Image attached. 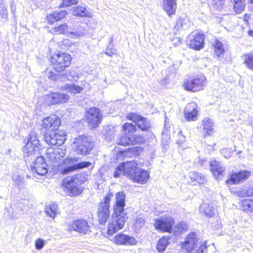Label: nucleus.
Segmentation results:
<instances>
[{"label": "nucleus", "instance_id": "30", "mask_svg": "<svg viewBox=\"0 0 253 253\" xmlns=\"http://www.w3.org/2000/svg\"><path fill=\"white\" fill-rule=\"evenodd\" d=\"M234 11L237 14L242 13L246 5V0H231Z\"/></svg>", "mask_w": 253, "mask_h": 253}, {"label": "nucleus", "instance_id": "23", "mask_svg": "<svg viewBox=\"0 0 253 253\" xmlns=\"http://www.w3.org/2000/svg\"><path fill=\"white\" fill-rule=\"evenodd\" d=\"M205 35L200 33H197L190 41L189 46L195 50H200L205 46Z\"/></svg>", "mask_w": 253, "mask_h": 253}, {"label": "nucleus", "instance_id": "10", "mask_svg": "<svg viewBox=\"0 0 253 253\" xmlns=\"http://www.w3.org/2000/svg\"><path fill=\"white\" fill-rule=\"evenodd\" d=\"M174 223V220L171 216L164 215L155 219L154 226L157 230L162 232H171Z\"/></svg>", "mask_w": 253, "mask_h": 253}, {"label": "nucleus", "instance_id": "54", "mask_svg": "<svg viewBox=\"0 0 253 253\" xmlns=\"http://www.w3.org/2000/svg\"><path fill=\"white\" fill-rule=\"evenodd\" d=\"M78 2V0H63V5L65 6H69L70 5L76 4Z\"/></svg>", "mask_w": 253, "mask_h": 253}, {"label": "nucleus", "instance_id": "43", "mask_svg": "<svg viewBox=\"0 0 253 253\" xmlns=\"http://www.w3.org/2000/svg\"><path fill=\"white\" fill-rule=\"evenodd\" d=\"M145 141V138L139 134H133L131 133V144H139L143 143Z\"/></svg>", "mask_w": 253, "mask_h": 253}, {"label": "nucleus", "instance_id": "8", "mask_svg": "<svg viewBox=\"0 0 253 253\" xmlns=\"http://www.w3.org/2000/svg\"><path fill=\"white\" fill-rule=\"evenodd\" d=\"M137 165L135 162V166L130 169L129 178L134 182L146 183L149 178V173L148 171L138 168Z\"/></svg>", "mask_w": 253, "mask_h": 253}, {"label": "nucleus", "instance_id": "37", "mask_svg": "<svg viewBox=\"0 0 253 253\" xmlns=\"http://www.w3.org/2000/svg\"><path fill=\"white\" fill-rule=\"evenodd\" d=\"M65 90L74 94L80 93L83 88L75 84H65L63 87Z\"/></svg>", "mask_w": 253, "mask_h": 253}, {"label": "nucleus", "instance_id": "39", "mask_svg": "<svg viewBox=\"0 0 253 253\" xmlns=\"http://www.w3.org/2000/svg\"><path fill=\"white\" fill-rule=\"evenodd\" d=\"M0 19L2 22H7L8 20L7 8L3 1H0Z\"/></svg>", "mask_w": 253, "mask_h": 253}, {"label": "nucleus", "instance_id": "59", "mask_svg": "<svg viewBox=\"0 0 253 253\" xmlns=\"http://www.w3.org/2000/svg\"><path fill=\"white\" fill-rule=\"evenodd\" d=\"M249 2L252 4L251 5V6L252 7V9H253V0H249Z\"/></svg>", "mask_w": 253, "mask_h": 253}, {"label": "nucleus", "instance_id": "5", "mask_svg": "<svg viewBox=\"0 0 253 253\" xmlns=\"http://www.w3.org/2000/svg\"><path fill=\"white\" fill-rule=\"evenodd\" d=\"M72 58L69 54L65 52H59L53 54L50 58L55 71L60 72L69 67L71 64Z\"/></svg>", "mask_w": 253, "mask_h": 253}, {"label": "nucleus", "instance_id": "60", "mask_svg": "<svg viewBox=\"0 0 253 253\" xmlns=\"http://www.w3.org/2000/svg\"><path fill=\"white\" fill-rule=\"evenodd\" d=\"M184 137H182V140H181L180 141H177V143H178V144L181 143L184 141Z\"/></svg>", "mask_w": 253, "mask_h": 253}, {"label": "nucleus", "instance_id": "28", "mask_svg": "<svg viewBox=\"0 0 253 253\" xmlns=\"http://www.w3.org/2000/svg\"><path fill=\"white\" fill-rule=\"evenodd\" d=\"M67 12L64 10L55 11L51 14H49L46 17V19L49 23H53L55 21H57L65 17Z\"/></svg>", "mask_w": 253, "mask_h": 253}, {"label": "nucleus", "instance_id": "61", "mask_svg": "<svg viewBox=\"0 0 253 253\" xmlns=\"http://www.w3.org/2000/svg\"><path fill=\"white\" fill-rule=\"evenodd\" d=\"M84 30H85L86 31H90V30H93V28H89V29H84Z\"/></svg>", "mask_w": 253, "mask_h": 253}, {"label": "nucleus", "instance_id": "16", "mask_svg": "<svg viewBox=\"0 0 253 253\" xmlns=\"http://www.w3.org/2000/svg\"><path fill=\"white\" fill-rule=\"evenodd\" d=\"M135 166V161H131L123 163L118 166L114 171V177H119L121 175L129 177L130 169Z\"/></svg>", "mask_w": 253, "mask_h": 253}, {"label": "nucleus", "instance_id": "64", "mask_svg": "<svg viewBox=\"0 0 253 253\" xmlns=\"http://www.w3.org/2000/svg\"><path fill=\"white\" fill-rule=\"evenodd\" d=\"M251 79L252 81L253 82V76H251Z\"/></svg>", "mask_w": 253, "mask_h": 253}, {"label": "nucleus", "instance_id": "13", "mask_svg": "<svg viewBox=\"0 0 253 253\" xmlns=\"http://www.w3.org/2000/svg\"><path fill=\"white\" fill-rule=\"evenodd\" d=\"M70 96L67 93L61 92H50L44 96L45 103L49 105L59 104L67 102Z\"/></svg>", "mask_w": 253, "mask_h": 253}, {"label": "nucleus", "instance_id": "48", "mask_svg": "<svg viewBox=\"0 0 253 253\" xmlns=\"http://www.w3.org/2000/svg\"><path fill=\"white\" fill-rule=\"evenodd\" d=\"M16 184L18 186L19 188H22L24 186V178L21 175H17L13 178Z\"/></svg>", "mask_w": 253, "mask_h": 253}, {"label": "nucleus", "instance_id": "1", "mask_svg": "<svg viewBox=\"0 0 253 253\" xmlns=\"http://www.w3.org/2000/svg\"><path fill=\"white\" fill-rule=\"evenodd\" d=\"M87 175L83 172L74 175L71 177L64 178L62 180V184L73 195H79L83 189L80 186L87 180Z\"/></svg>", "mask_w": 253, "mask_h": 253}, {"label": "nucleus", "instance_id": "32", "mask_svg": "<svg viewBox=\"0 0 253 253\" xmlns=\"http://www.w3.org/2000/svg\"><path fill=\"white\" fill-rule=\"evenodd\" d=\"M190 179L193 181H196L199 184H205L207 179L204 175L196 171H192L190 173Z\"/></svg>", "mask_w": 253, "mask_h": 253}, {"label": "nucleus", "instance_id": "31", "mask_svg": "<svg viewBox=\"0 0 253 253\" xmlns=\"http://www.w3.org/2000/svg\"><path fill=\"white\" fill-rule=\"evenodd\" d=\"M45 212L47 216L54 218L58 213V205L55 203H51L45 207Z\"/></svg>", "mask_w": 253, "mask_h": 253}, {"label": "nucleus", "instance_id": "50", "mask_svg": "<svg viewBox=\"0 0 253 253\" xmlns=\"http://www.w3.org/2000/svg\"><path fill=\"white\" fill-rule=\"evenodd\" d=\"M75 170H76L75 169L74 166H66L65 168L61 170L60 173L63 175H65L72 172Z\"/></svg>", "mask_w": 253, "mask_h": 253}, {"label": "nucleus", "instance_id": "41", "mask_svg": "<svg viewBox=\"0 0 253 253\" xmlns=\"http://www.w3.org/2000/svg\"><path fill=\"white\" fill-rule=\"evenodd\" d=\"M242 210L246 211H253V201L248 199L242 201Z\"/></svg>", "mask_w": 253, "mask_h": 253}, {"label": "nucleus", "instance_id": "42", "mask_svg": "<svg viewBox=\"0 0 253 253\" xmlns=\"http://www.w3.org/2000/svg\"><path fill=\"white\" fill-rule=\"evenodd\" d=\"M80 161V158L78 157H68L63 160V164L66 166H72L77 165Z\"/></svg>", "mask_w": 253, "mask_h": 253}, {"label": "nucleus", "instance_id": "40", "mask_svg": "<svg viewBox=\"0 0 253 253\" xmlns=\"http://www.w3.org/2000/svg\"><path fill=\"white\" fill-rule=\"evenodd\" d=\"M188 230V225L184 221H180L174 227V232L176 234V236L181 233L186 231Z\"/></svg>", "mask_w": 253, "mask_h": 253}, {"label": "nucleus", "instance_id": "20", "mask_svg": "<svg viewBox=\"0 0 253 253\" xmlns=\"http://www.w3.org/2000/svg\"><path fill=\"white\" fill-rule=\"evenodd\" d=\"M70 230H74L84 234L89 231V226L87 221L84 219L76 220L69 225Z\"/></svg>", "mask_w": 253, "mask_h": 253}, {"label": "nucleus", "instance_id": "25", "mask_svg": "<svg viewBox=\"0 0 253 253\" xmlns=\"http://www.w3.org/2000/svg\"><path fill=\"white\" fill-rule=\"evenodd\" d=\"M197 113V104L195 102L188 104L184 110V116L188 121L195 120Z\"/></svg>", "mask_w": 253, "mask_h": 253}, {"label": "nucleus", "instance_id": "46", "mask_svg": "<svg viewBox=\"0 0 253 253\" xmlns=\"http://www.w3.org/2000/svg\"><path fill=\"white\" fill-rule=\"evenodd\" d=\"M3 216L5 218L9 220H12L13 218L12 210L10 206L5 208Z\"/></svg>", "mask_w": 253, "mask_h": 253}, {"label": "nucleus", "instance_id": "3", "mask_svg": "<svg viewBox=\"0 0 253 253\" xmlns=\"http://www.w3.org/2000/svg\"><path fill=\"white\" fill-rule=\"evenodd\" d=\"M206 243L200 241L196 233L191 232L187 235L182 247L188 252L195 250V253H204V250L207 248Z\"/></svg>", "mask_w": 253, "mask_h": 253}, {"label": "nucleus", "instance_id": "2", "mask_svg": "<svg viewBox=\"0 0 253 253\" xmlns=\"http://www.w3.org/2000/svg\"><path fill=\"white\" fill-rule=\"evenodd\" d=\"M94 146V141L84 135H79L73 139V149L79 155L86 156L89 154Z\"/></svg>", "mask_w": 253, "mask_h": 253}, {"label": "nucleus", "instance_id": "36", "mask_svg": "<svg viewBox=\"0 0 253 253\" xmlns=\"http://www.w3.org/2000/svg\"><path fill=\"white\" fill-rule=\"evenodd\" d=\"M203 125L204 126V129L206 131L207 134L211 135L213 129V123L211 120L209 118H205L203 120Z\"/></svg>", "mask_w": 253, "mask_h": 253}, {"label": "nucleus", "instance_id": "57", "mask_svg": "<svg viewBox=\"0 0 253 253\" xmlns=\"http://www.w3.org/2000/svg\"><path fill=\"white\" fill-rule=\"evenodd\" d=\"M224 51V49H214V54L217 57L219 58L223 55Z\"/></svg>", "mask_w": 253, "mask_h": 253}, {"label": "nucleus", "instance_id": "44", "mask_svg": "<svg viewBox=\"0 0 253 253\" xmlns=\"http://www.w3.org/2000/svg\"><path fill=\"white\" fill-rule=\"evenodd\" d=\"M186 25L185 24V19L179 18L175 24V28L176 30H185Z\"/></svg>", "mask_w": 253, "mask_h": 253}, {"label": "nucleus", "instance_id": "63", "mask_svg": "<svg viewBox=\"0 0 253 253\" xmlns=\"http://www.w3.org/2000/svg\"><path fill=\"white\" fill-rule=\"evenodd\" d=\"M113 38L112 37L110 40V43H111L112 42H113Z\"/></svg>", "mask_w": 253, "mask_h": 253}, {"label": "nucleus", "instance_id": "7", "mask_svg": "<svg viewBox=\"0 0 253 253\" xmlns=\"http://www.w3.org/2000/svg\"><path fill=\"white\" fill-rule=\"evenodd\" d=\"M127 218L126 213L116 214L114 212L112 217L108 225V234L113 235L119 230L122 229L124 226Z\"/></svg>", "mask_w": 253, "mask_h": 253}, {"label": "nucleus", "instance_id": "17", "mask_svg": "<svg viewBox=\"0 0 253 253\" xmlns=\"http://www.w3.org/2000/svg\"><path fill=\"white\" fill-rule=\"evenodd\" d=\"M47 164L42 156H38L31 165L32 170L39 175L43 176L47 173Z\"/></svg>", "mask_w": 253, "mask_h": 253}, {"label": "nucleus", "instance_id": "22", "mask_svg": "<svg viewBox=\"0 0 253 253\" xmlns=\"http://www.w3.org/2000/svg\"><path fill=\"white\" fill-rule=\"evenodd\" d=\"M114 242L119 245L131 246L136 244V240L128 235L119 233L115 236Z\"/></svg>", "mask_w": 253, "mask_h": 253}, {"label": "nucleus", "instance_id": "29", "mask_svg": "<svg viewBox=\"0 0 253 253\" xmlns=\"http://www.w3.org/2000/svg\"><path fill=\"white\" fill-rule=\"evenodd\" d=\"M200 212L204 213L207 217H212L215 213V210L212 206L203 203L200 207Z\"/></svg>", "mask_w": 253, "mask_h": 253}, {"label": "nucleus", "instance_id": "9", "mask_svg": "<svg viewBox=\"0 0 253 253\" xmlns=\"http://www.w3.org/2000/svg\"><path fill=\"white\" fill-rule=\"evenodd\" d=\"M86 122L91 128L98 127L102 118V115L99 109L93 107L87 110L85 114Z\"/></svg>", "mask_w": 253, "mask_h": 253}, {"label": "nucleus", "instance_id": "4", "mask_svg": "<svg viewBox=\"0 0 253 253\" xmlns=\"http://www.w3.org/2000/svg\"><path fill=\"white\" fill-rule=\"evenodd\" d=\"M113 193L109 192L103 198V201L99 203L97 209L98 220L99 224H104L110 216V203Z\"/></svg>", "mask_w": 253, "mask_h": 253}, {"label": "nucleus", "instance_id": "58", "mask_svg": "<svg viewBox=\"0 0 253 253\" xmlns=\"http://www.w3.org/2000/svg\"><path fill=\"white\" fill-rule=\"evenodd\" d=\"M65 76L66 77V79L68 80H72L73 78V77L72 76H71V75L67 74V73H66Z\"/></svg>", "mask_w": 253, "mask_h": 253}, {"label": "nucleus", "instance_id": "53", "mask_svg": "<svg viewBox=\"0 0 253 253\" xmlns=\"http://www.w3.org/2000/svg\"><path fill=\"white\" fill-rule=\"evenodd\" d=\"M44 240L39 238L35 242V248L37 250H40L44 247Z\"/></svg>", "mask_w": 253, "mask_h": 253}, {"label": "nucleus", "instance_id": "56", "mask_svg": "<svg viewBox=\"0 0 253 253\" xmlns=\"http://www.w3.org/2000/svg\"><path fill=\"white\" fill-rule=\"evenodd\" d=\"M68 30L66 24L61 25L60 26L55 27L54 32H65Z\"/></svg>", "mask_w": 253, "mask_h": 253}, {"label": "nucleus", "instance_id": "15", "mask_svg": "<svg viewBox=\"0 0 253 253\" xmlns=\"http://www.w3.org/2000/svg\"><path fill=\"white\" fill-rule=\"evenodd\" d=\"M126 118L133 121L142 131H147L150 127V123L148 119L140 115L133 113H129Z\"/></svg>", "mask_w": 253, "mask_h": 253}, {"label": "nucleus", "instance_id": "51", "mask_svg": "<svg viewBox=\"0 0 253 253\" xmlns=\"http://www.w3.org/2000/svg\"><path fill=\"white\" fill-rule=\"evenodd\" d=\"M105 53L108 56H112L113 55L117 54V50L112 47L111 45H109L107 47Z\"/></svg>", "mask_w": 253, "mask_h": 253}, {"label": "nucleus", "instance_id": "47", "mask_svg": "<svg viewBox=\"0 0 253 253\" xmlns=\"http://www.w3.org/2000/svg\"><path fill=\"white\" fill-rule=\"evenodd\" d=\"M145 219L141 217H137L135 219V226L137 229L141 228L145 224Z\"/></svg>", "mask_w": 253, "mask_h": 253}, {"label": "nucleus", "instance_id": "27", "mask_svg": "<svg viewBox=\"0 0 253 253\" xmlns=\"http://www.w3.org/2000/svg\"><path fill=\"white\" fill-rule=\"evenodd\" d=\"M210 167L211 171L214 176L222 175L225 171V168L222 165L216 160H213L210 162Z\"/></svg>", "mask_w": 253, "mask_h": 253}, {"label": "nucleus", "instance_id": "52", "mask_svg": "<svg viewBox=\"0 0 253 253\" xmlns=\"http://www.w3.org/2000/svg\"><path fill=\"white\" fill-rule=\"evenodd\" d=\"M212 45L214 47V49H224L223 43L218 39L214 40L212 42Z\"/></svg>", "mask_w": 253, "mask_h": 253}, {"label": "nucleus", "instance_id": "26", "mask_svg": "<svg viewBox=\"0 0 253 253\" xmlns=\"http://www.w3.org/2000/svg\"><path fill=\"white\" fill-rule=\"evenodd\" d=\"M163 8L169 16L174 14L176 9V0H163Z\"/></svg>", "mask_w": 253, "mask_h": 253}, {"label": "nucleus", "instance_id": "14", "mask_svg": "<svg viewBox=\"0 0 253 253\" xmlns=\"http://www.w3.org/2000/svg\"><path fill=\"white\" fill-rule=\"evenodd\" d=\"M65 137L66 134L62 131L58 132L51 131L49 133L45 134L44 140L48 145L58 146L64 143Z\"/></svg>", "mask_w": 253, "mask_h": 253}, {"label": "nucleus", "instance_id": "45", "mask_svg": "<svg viewBox=\"0 0 253 253\" xmlns=\"http://www.w3.org/2000/svg\"><path fill=\"white\" fill-rule=\"evenodd\" d=\"M91 165V163L89 162L84 161L81 162H77V165H74L76 170L88 168Z\"/></svg>", "mask_w": 253, "mask_h": 253}, {"label": "nucleus", "instance_id": "34", "mask_svg": "<svg viewBox=\"0 0 253 253\" xmlns=\"http://www.w3.org/2000/svg\"><path fill=\"white\" fill-rule=\"evenodd\" d=\"M74 15L81 17H92V14L87 10L86 8L82 6H78L74 10Z\"/></svg>", "mask_w": 253, "mask_h": 253}, {"label": "nucleus", "instance_id": "62", "mask_svg": "<svg viewBox=\"0 0 253 253\" xmlns=\"http://www.w3.org/2000/svg\"><path fill=\"white\" fill-rule=\"evenodd\" d=\"M249 35L250 36H252L253 37V33H248Z\"/></svg>", "mask_w": 253, "mask_h": 253}, {"label": "nucleus", "instance_id": "49", "mask_svg": "<svg viewBox=\"0 0 253 253\" xmlns=\"http://www.w3.org/2000/svg\"><path fill=\"white\" fill-rule=\"evenodd\" d=\"M214 7L217 10H221L224 4V0H213Z\"/></svg>", "mask_w": 253, "mask_h": 253}, {"label": "nucleus", "instance_id": "55", "mask_svg": "<svg viewBox=\"0 0 253 253\" xmlns=\"http://www.w3.org/2000/svg\"><path fill=\"white\" fill-rule=\"evenodd\" d=\"M60 77L59 75L56 74L52 71H50L48 75V78L53 81H56L59 79Z\"/></svg>", "mask_w": 253, "mask_h": 253}, {"label": "nucleus", "instance_id": "18", "mask_svg": "<svg viewBox=\"0 0 253 253\" xmlns=\"http://www.w3.org/2000/svg\"><path fill=\"white\" fill-rule=\"evenodd\" d=\"M61 120L56 115H51L44 118L42 122V126L46 130L53 131L61 125Z\"/></svg>", "mask_w": 253, "mask_h": 253}, {"label": "nucleus", "instance_id": "21", "mask_svg": "<svg viewBox=\"0 0 253 253\" xmlns=\"http://www.w3.org/2000/svg\"><path fill=\"white\" fill-rule=\"evenodd\" d=\"M251 174L249 170H243L238 172H234L230 175L229 179L226 181L228 185H233L239 183L240 182L247 179Z\"/></svg>", "mask_w": 253, "mask_h": 253}, {"label": "nucleus", "instance_id": "38", "mask_svg": "<svg viewBox=\"0 0 253 253\" xmlns=\"http://www.w3.org/2000/svg\"><path fill=\"white\" fill-rule=\"evenodd\" d=\"M243 57L244 59V63L249 69L253 71V52L244 54Z\"/></svg>", "mask_w": 253, "mask_h": 253}, {"label": "nucleus", "instance_id": "19", "mask_svg": "<svg viewBox=\"0 0 253 253\" xmlns=\"http://www.w3.org/2000/svg\"><path fill=\"white\" fill-rule=\"evenodd\" d=\"M115 204L113 206L114 212L116 214L126 213L124 208L126 206V194L124 191L117 192L115 195Z\"/></svg>", "mask_w": 253, "mask_h": 253}, {"label": "nucleus", "instance_id": "6", "mask_svg": "<svg viewBox=\"0 0 253 253\" xmlns=\"http://www.w3.org/2000/svg\"><path fill=\"white\" fill-rule=\"evenodd\" d=\"M38 134L32 131L29 135L27 142L23 148L24 157H28L32 155L39 154L41 147Z\"/></svg>", "mask_w": 253, "mask_h": 253}, {"label": "nucleus", "instance_id": "11", "mask_svg": "<svg viewBox=\"0 0 253 253\" xmlns=\"http://www.w3.org/2000/svg\"><path fill=\"white\" fill-rule=\"evenodd\" d=\"M122 130L118 144L125 146L131 144V133L136 131L135 126L131 123H125L123 126Z\"/></svg>", "mask_w": 253, "mask_h": 253}, {"label": "nucleus", "instance_id": "33", "mask_svg": "<svg viewBox=\"0 0 253 253\" xmlns=\"http://www.w3.org/2000/svg\"><path fill=\"white\" fill-rule=\"evenodd\" d=\"M169 244V239L166 237H163L158 242L157 250L160 253H163L166 250L167 246Z\"/></svg>", "mask_w": 253, "mask_h": 253}, {"label": "nucleus", "instance_id": "12", "mask_svg": "<svg viewBox=\"0 0 253 253\" xmlns=\"http://www.w3.org/2000/svg\"><path fill=\"white\" fill-rule=\"evenodd\" d=\"M206 80L203 75L196 76L185 82L184 87L186 90L193 92L202 90Z\"/></svg>", "mask_w": 253, "mask_h": 253}, {"label": "nucleus", "instance_id": "35", "mask_svg": "<svg viewBox=\"0 0 253 253\" xmlns=\"http://www.w3.org/2000/svg\"><path fill=\"white\" fill-rule=\"evenodd\" d=\"M237 195L242 197L253 196V187L244 186L242 187L240 191L237 192Z\"/></svg>", "mask_w": 253, "mask_h": 253}, {"label": "nucleus", "instance_id": "24", "mask_svg": "<svg viewBox=\"0 0 253 253\" xmlns=\"http://www.w3.org/2000/svg\"><path fill=\"white\" fill-rule=\"evenodd\" d=\"M47 158L54 163L58 162L65 155V150L61 148H50L47 150Z\"/></svg>", "mask_w": 253, "mask_h": 253}]
</instances>
